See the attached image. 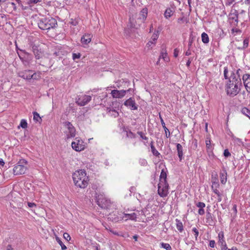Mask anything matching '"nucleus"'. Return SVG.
<instances>
[{
    "instance_id": "9b49d317",
    "label": "nucleus",
    "mask_w": 250,
    "mask_h": 250,
    "mask_svg": "<svg viewBox=\"0 0 250 250\" xmlns=\"http://www.w3.org/2000/svg\"><path fill=\"white\" fill-rule=\"evenodd\" d=\"M124 105L129 107L132 110H135L138 109V105L136 104L134 99L132 98H129L128 99L126 100L124 102Z\"/></svg>"
},
{
    "instance_id": "774afa93",
    "label": "nucleus",
    "mask_w": 250,
    "mask_h": 250,
    "mask_svg": "<svg viewBox=\"0 0 250 250\" xmlns=\"http://www.w3.org/2000/svg\"><path fill=\"white\" fill-rule=\"evenodd\" d=\"M192 60V58H189L188 61H187V63H186V65L188 66V67H189L190 66V64L191 63V61Z\"/></svg>"
},
{
    "instance_id": "0eeeda50",
    "label": "nucleus",
    "mask_w": 250,
    "mask_h": 250,
    "mask_svg": "<svg viewBox=\"0 0 250 250\" xmlns=\"http://www.w3.org/2000/svg\"><path fill=\"white\" fill-rule=\"evenodd\" d=\"M83 141L80 138H76L74 141L71 143L72 148L76 151H81L84 149V146Z\"/></svg>"
},
{
    "instance_id": "e2e57ef3",
    "label": "nucleus",
    "mask_w": 250,
    "mask_h": 250,
    "mask_svg": "<svg viewBox=\"0 0 250 250\" xmlns=\"http://www.w3.org/2000/svg\"><path fill=\"white\" fill-rule=\"evenodd\" d=\"M61 52L60 51H58V52H55L54 53V55L56 57L59 56V57H61Z\"/></svg>"
},
{
    "instance_id": "b1692460",
    "label": "nucleus",
    "mask_w": 250,
    "mask_h": 250,
    "mask_svg": "<svg viewBox=\"0 0 250 250\" xmlns=\"http://www.w3.org/2000/svg\"><path fill=\"white\" fill-rule=\"evenodd\" d=\"M160 119L161 120V125L165 131L166 137L167 138H168L170 136V132H169V130L167 129V128L166 127L165 123L163 118L161 117V116L160 115Z\"/></svg>"
},
{
    "instance_id": "bb28decb",
    "label": "nucleus",
    "mask_w": 250,
    "mask_h": 250,
    "mask_svg": "<svg viewBox=\"0 0 250 250\" xmlns=\"http://www.w3.org/2000/svg\"><path fill=\"white\" fill-rule=\"evenodd\" d=\"M202 41L204 43H207L209 42V38L207 34L204 32L201 35Z\"/></svg>"
},
{
    "instance_id": "ea45409f",
    "label": "nucleus",
    "mask_w": 250,
    "mask_h": 250,
    "mask_svg": "<svg viewBox=\"0 0 250 250\" xmlns=\"http://www.w3.org/2000/svg\"><path fill=\"white\" fill-rule=\"evenodd\" d=\"M80 53H73L72 58L74 60H76V59H78L81 57Z\"/></svg>"
},
{
    "instance_id": "ddd939ff",
    "label": "nucleus",
    "mask_w": 250,
    "mask_h": 250,
    "mask_svg": "<svg viewBox=\"0 0 250 250\" xmlns=\"http://www.w3.org/2000/svg\"><path fill=\"white\" fill-rule=\"evenodd\" d=\"M219 241L218 243L221 246V250H227L228 247L227 244L224 240V233L223 231H221L218 234Z\"/></svg>"
},
{
    "instance_id": "4be33fe9",
    "label": "nucleus",
    "mask_w": 250,
    "mask_h": 250,
    "mask_svg": "<svg viewBox=\"0 0 250 250\" xmlns=\"http://www.w3.org/2000/svg\"><path fill=\"white\" fill-rule=\"evenodd\" d=\"M91 41V36L90 34L83 35L81 38V42L83 44H87Z\"/></svg>"
},
{
    "instance_id": "c756f323",
    "label": "nucleus",
    "mask_w": 250,
    "mask_h": 250,
    "mask_svg": "<svg viewBox=\"0 0 250 250\" xmlns=\"http://www.w3.org/2000/svg\"><path fill=\"white\" fill-rule=\"evenodd\" d=\"M249 38H246L244 40L243 46L242 47H238L239 49L243 50L248 47L249 45Z\"/></svg>"
},
{
    "instance_id": "de8ad7c7",
    "label": "nucleus",
    "mask_w": 250,
    "mask_h": 250,
    "mask_svg": "<svg viewBox=\"0 0 250 250\" xmlns=\"http://www.w3.org/2000/svg\"><path fill=\"white\" fill-rule=\"evenodd\" d=\"M193 41V38L190 37L189 39V40H188V47L189 48V49H190V48H191V47L192 46V44Z\"/></svg>"
},
{
    "instance_id": "5701e85b",
    "label": "nucleus",
    "mask_w": 250,
    "mask_h": 250,
    "mask_svg": "<svg viewBox=\"0 0 250 250\" xmlns=\"http://www.w3.org/2000/svg\"><path fill=\"white\" fill-rule=\"evenodd\" d=\"M167 174L166 172L163 169L162 170L160 176V183H167Z\"/></svg>"
},
{
    "instance_id": "2eb2a0df",
    "label": "nucleus",
    "mask_w": 250,
    "mask_h": 250,
    "mask_svg": "<svg viewBox=\"0 0 250 250\" xmlns=\"http://www.w3.org/2000/svg\"><path fill=\"white\" fill-rule=\"evenodd\" d=\"M242 80L244 86L248 93H250V75L245 74L243 76Z\"/></svg>"
},
{
    "instance_id": "f257e3e1",
    "label": "nucleus",
    "mask_w": 250,
    "mask_h": 250,
    "mask_svg": "<svg viewBox=\"0 0 250 250\" xmlns=\"http://www.w3.org/2000/svg\"><path fill=\"white\" fill-rule=\"evenodd\" d=\"M73 179L75 185L78 187L83 188L87 186L88 177L84 170L80 169L74 173Z\"/></svg>"
},
{
    "instance_id": "a18cd8bd",
    "label": "nucleus",
    "mask_w": 250,
    "mask_h": 250,
    "mask_svg": "<svg viewBox=\"0 0 250 250\" xmlns=\"http://www.w3.org/2000/svg\"><path fill=\"white\" fill-rule=\"evenodd\" d=\"M230 153L228 149H226L224 151V156L225 157H228L230 156Z\"/></svg>"
},
{
    "instance_id": "09e8293b",
    "label": "nucleus",
    "mask_w": 250,
    "mask_h": 250,
    "mask_svg": "<svg viewBox=\"0 0 250 250\" xmlns=\"http://www.w3.org/2000/svg\"><path fill=\"white\" fill-rule=\"evenodd\" d=\"M206 147L208 149H210L211 147V142L210 140H206Z\"/></svg>"
},
{
    "instance_id": "aec40b11",
    "label": "nucleus",
    "mask_w": 250,
    "mask_h": 250,
    "mask_svg": "<svg viewBox=\"0 0 250 250\" xmlns=\"http://www.w3.org/2000/svg\"><path fill=\"white\" fill-rule=\"evenodd\" d=\"M137 218V214L135 212L131 213H125L123 218H125V220L130 219L132 220H136Z\"/></svg>"
},
{
    "instance_id": "423d86ee",
    "label": "nucleus",
    "mask_w": 250,
    "mask_h": 250,
    "mask_svg": "<svg viewBox=\"0 0 250 250\" xmlns=\"http://www.w3.org/2000/svg\"><path fill=\"white\" fill-rule=\"evenodd\" d=\"M169 185L168 183H159L158 187V193L162 197H166L168 194Z\"/></svg>"
},
{
    "instance_id": "473e14b6",
    "label": "nucleus",
    "mask_w": 250,
    "mask_h": 250,
    "mask_svg": "<svg viewBox=\"0 0 250 250\" xmlns=\"http://www.w3.org/2000/svg\"><path fill=\"white\" fill-rule=\"evenodd\" d=\"M151 150L152 154L154 156L156 157H159V155H160V153L156 149L155 146H151Z\"/></svg>"
},
{
    "instance_id": "1a4fd4ad",
    "label": "nucleus",
    "mask_w": 250,
    "mask_h": 250,
    "mask_svg": "<svg viewBox=\"0 0 250 250\" xmlns=\"http://www.w3.org/2000/svg\"><path fill=\"white\" fill-rule=\"evenodd\" d=\"M91 100V97L89 95H84L79 97L76 99V104L80 106H84L89 103Z\"/></svg>"
},
{
    "instance_id": "c85d7f7f",
    "label": "nucleus",
    "mask_w": 250,
    "mask_h": 250,
    "mask_svg": "<svg viewBox=\"0 0 250 250\" xmlns=\"http://www.w3.org/2000/svg\"><path fill=\"white\" fill-rule=\"evenodd\" d=\"M161 248L166 249V250H172L170 245L168 243L162 242L160 243Z\"/></svg>"
},
{
    "instance_id": "49530a36",
    "label": "nucleus",
    "mask_w": 250,
    "mask_h": 250,
    "mask_svg": "<svg viewBox=\"0 0 250 250\" xmlns=\"http://www.w3.org/2000/svg\"><path fill=\"white\" fill-rule=\"evenodd\" d=\"M158 32H157V33L156 34V33H154L153 35H152V36L151 37V40L155 42L156 40H157V39H158Z\"/></svg>"
},
{
    "instance_id": "0e129e2a",
    "label": "nucleus",
    "mask_w": 250,
    "mask_h": 250,
    "mask_svg": "<svg viewBox=\"0 0 250 250\" xmlns=\"http://www.w3.org/2000/svg\"><path fill=\"white\" fill-rule=\"evenodd\" d=\"M179 51L177 48H175L174 51V56L177 57L178 55Z\"/></svg>"
},
{
    "instance_id": "72a5a7b5",
    "label": "nucleus",
    "mask_w": 250,
    "mask_h": 250,
    "mask_svg": "<svg viewBox=\"0 0 250 250\" xmlns=\"http://www.w3.org/2000/svg\"><path fill=\"white\" fill-rule=\"evenodd\" d=\"M20 126H21L22 128H27V123L25 120L22 119L21 120V123H20Z\"/></svg>"
},
{
    "instance_id": "680f3d73",
    "label": "nucleus",
    "mask_w": 250,
    "mask_h": 250,
    "mask_svg": "<svg viewBox=\"0 0 250 250\" xmlns=\"http://www.w3.org/2000/svg\"><path fill=\"white\" fill-rule=\"evenodd\" d=\"M193 144H194L193 148L194 149H196L197 148V140L196 139H194L193 141Z\"/></svg>"
},
{
    "instance_id": "f03ea898",
    "label": "nucleus",
    "mask_w": 250,
    "mask_h": 250,
    "mask_svg": "<svg viewBox=\"0 0 250 250\" xmlns=\"http://www.w3.org/2000/svg\"><path fill=\"white\" fill-rule=\"evenodd\" d=\"M230 85H234V87L232 91L228 92V95L231 97H233L239 93L240 88H238L239 86H242L241 79L240 78H237L236 75L233 72L231 74L230 78L228 81V88H230Z\"/></svg>"
},
{
    "instance_id": "f704fd0d",
    "label": "nucleus",
    "mask_w": 250,
    "mask_h": 250,
    "mask_svg": "<svg viewBox=\"0 0 250 250\" xmlns=\"http://www.w3.org/2000/svg\"><path fill=\"white\" fill-rule=\"evenodd\" d=\"M137 134L140 136V137L143 139V140H148V137H147L146 135H145V134L142 132V131H138L137 132Z\"/></svg>"
},
{
    "instance_id": "e433bc0d",
    "label": "nucleus",
    "mask_w": 250,
    "mask_h": 250,
    "mask_svg": "<svg viewBox=\"0 0 250 250\" xmlns=\"http://www.w3.org/2000/svg\"><path fill=\"white\" fill-rule=\"evenodd\" d=\"M127 136L130 138H136V135L130 130L127 132Z\"/></svg>"
},
{
    "instance_id": "603ef678",
    "label": "nucleus",
    "mask_w": 250,
    "mask_h": 250,
    "mask_svg": "<svg viewBox=\"0 0 250 250\" xmlns=\"http://www.w3.org/2000/svg\"><path fill=\"white\" fill-rule=\"evenodd\" d=\"M186 21V19L184 17L180 18L178 19V22L179 23H184Z\"/></svg>"
},
{
    "instance_id": "a19ab883",
    "label": "nucleus",
    "mask_w": 250,
    "mask_h": 250,
    "mask_svg": "<svg viewBox=\"0 0 250 250\" xmlns=\"http://www.w3.org/2000/svg\"><path fill=\"white\" fill-rule=\"evenodd\" d=\"M228 69L227 67H224V76L225 79H228L229 77L228 76Z\"/></svg>"
},
{
    "instance_id": "4c0bfd02",
    "label": "nucleus",
    "mask_w": 250,
    "mask_h": 250,
    "mask_svg": "<svg viewBox=\"0 0 250 250\" xmlns=\"http://www.w3.org/2000/svg\"><path fill=\"white\" fill-rule=\"evenodd\" d=\"M228 85V83H227V84L226 85V92H227V94H228V92L229 91L231 92V91H232V89H233V88L234 87V85H230V88H229Z\"/></svg>"
},
{
    "instance_id": "f8f14e48",
    "label": "nucleus",
    "mask_w": 250,
    "mask_h": 250,
    "mask_svg": "<svg viewBox=\"0 0 250 250\" xmlns=\"http://www.w3.org/2000/svg\"><path fill=\"white\" fill-rule=\"evenodd\" d=\"M13 170L14 175L23 174L26 170V167L21 165H18L13 168Z\"/></svg>"
},
{
    "instance_id": "6ab92c4d",
    "label": "nucleus",
    "mask_w": 250,
    "mask_h": 250,
    "mask_svg": "<svg viewBox=\"0 0 250 250\" xmlns=\"http://www.w3.org/2000/svg\"><path fill=\"white\" fill-rule=\"evenodd\" d=\"M213 175L212 174L211 175V182H212V186H211V188H218L219 187V184L218 181V175L217 172H215V181H213Z\"/></svg>"
},
{
    "instance_id": "338daca9",
    "label": "nucleus",
    "mask_w": 250,
    "mask_h": 250,
    "mask_svg": "<svg viewBox=\"0 0 250 250\" xmlns=\"http://www.w3.org/2000/svg\"><path fill=\"white\" fill-rule=\"evenodd\" d=\"M232 209L234 211V213L236 214L237 213V206H236V205H234L233 206Z\"/></svg>"
},
{
    "instance_id": "4d7b16f0",
    "label": "nucleus",
    "mask_w": 250,
    "mask_h": 250,
    "mask_svg": "<svg viewBox=\"0 0 250 250\" xmlns=\"http://www.w3.org/2000/svg\"><path fill=\"white\" fill-rule=\"evenodd\" d=\"M28 206L30 208H33L36 207V205L34 203L28 202Z\"/></svg>"
},
{
    "instance_id": "39448f33",
    "label": "nucleus",
    "mask_w": 250,
    "mask_h": 250,
    "mask_svg": "<svg viewBox=\"0 0 250 250\" xmlns=\"http://www.w3.org/2000/svg\"><path fill=\"white\" fill-rule=\"evenodd\" d=\"M95 200L97 205L102 208L107 209L110 206V200L102 193H96Z\"/></svg>"
},
{
    "instance_id": "052dcab7",
    "label": "nucleus",
    "mask_w": 250,
    "mask_h": 250,
    "mask_svg": "<svg viewBox=\"0 0 250 250\" xmlns=\"http://www.w3.org/2000/svg\"><path fill=\"white\" fill-rule=\"evenodd\" d=\"M112 215H110V217H109V218H110V220H111L112 221H114L115 222H118L119 221V218H116V217L113 218L112 217Z\"/></svg>"
},
{
    "instance_id": "69168bd1",
    "label": "nucleus",
    "mask_w": 250,
    "mask_h": 250,
    "mask_svg": "<svg viewBox=\"0 0 250 250\" xmlns=\"http://www.w3.org/2000/svg\"><path fill=\"white\" fill-rule=\"evenodd\" d=\"M242 72V70L241 69H238L237 70L236 75H237V76H238L237 78H240V73Z\"/></svg>"
},
{
    "instance_id": "412c9836",
    "label": "nucleus",
    "mask_w": 250,
    "mask_h": 250,
    "mask_svg": "<svg viewBox=\"0 0 250 250\" xmlns=\"http://www.w3.org/2000/svg\"><path fill=\"white\" fill-rule=\"evenodd\" d=\"M176 147L179 160L181 161L183 158V147L181 144H177Z\"/></svg>"
},
{
    "instance_id": "2f4dec72",
    "label": "nucleus",
    "mask_w": 250,
    "mask_h": 250,
    "mask_svg": "<svg viewBox=\"0 0 250 250\" xmlns=\"http://www.w3.org/2000/svg\"><path fill=\"white\" fill-rule=\"evenodd\" d=\"M56 240L61 246L62 249V250L66 249V247L63 244V243H62V242L61 241V239L59 237H57V236L56 237Z\"/></svg>"
},
{
    "instance_id": "3c124183",
    "label": "nucleus",
    "mask_w": 250,
    "mask_h": 250,
    "mask_svg": "<svg viewBox=\"0 0 250 250\" xmlns=\"http://www.w3.org/2000/svg\"><path fill=\"white\" fill-rule=\"evenodd\" d=\"M212 189L213 190V192L217 195L218 197H220L221 193L217 188H214Z\"/></svg>"
},
{
    "instance_id": "37998d69",
    "label": "nucleus",
    "mask_w": 250,
    "mask_h": 250,
    "mask_svg": "<svg viewBox=\"0 0 250 250\" xmlns=\"http://www.w3.org/2000/svg\"><path fill=\"white\" fill-rule=\"evenodd\" d=\"M192 230L194 233V235H195L196 240H197V237L199 235L198 230L196 228H193L192 229Z\"/></svg>"
},
{
    "instance_id": "cd10ccee",
    "label": "nucleus",
    "mask_w": 250,
    "mask_h": 250,
    "mask_svg": "<svg viewBox=\"0 0 250 250\" xmlns=\"http://www.w3.org/2000/svg\"><path fill=\"white\" fill-rule=\"evenodd\" d=\"M173 12L170 8H167L166 9L165 12V17L166 19L170 18L173 14Z\"/></svg>"
},
{
    "instance_id": "6e6552de",
    "label": "nucleus",
    "mask_w": 250,
    "mask_h": 250,
    "mask_svg": "<svg viewBox=\"0 0 250 250\" xmlns=\"http://www.w3.org/2000/svg\"><path fill=\"white\" fill-rule=\"evenodd\" d=\"M64 126L67 128V138L74 137L75 136V128L72 124L69 122H65L63 123Z\"/></svg>"
},
{
    "instance_id": "4468645a",
    "label": "nucleus",
    "mask_w": 250,
    "mask_h": 250,
    "mask_svg": "<svg viewBox=\"0 0 250 250\" xmlns=\"http://www.w3.org/2000/svg\"><path fill=\"white\" fill-rule=\"evenodd\" d=\"M19 76L24 79L31 80V79H35L34 76H36V75L35 73L33 74L32 71L28 70L20 72Z\"/></svg>"
},
{
    "instance_id": "a878e982",
    "label": "nucleus",
    "mask_w": 250,
    "mask_h": 250,
    "mask_svg": "<svg viewBox=\"0 0 250 250\" xmlns=\"http://www.w3.org/2000/svg\"><path fill=\"white\" fill-rule=\"evenodd\" d=\"M33 114V120L36 122L41 123L42 121L41 117L40 116V115L37 112H34Z\"/></svg>"
},
{
    "instance_id": "8fccbe9b",
    "label": "nucleus",
    "mask_w": 250,
    "mask_h": 250,
    "mask_svg": "<svg viewBox=\"0 0 250 250\" xmlns=\"http://www.w3.org/2000/svg\"><path fill=\"white\" fill-rule=\"evenodd\" d=\"M41 1V0H29L28 1V3L29 4H36L39 2H40Z\"/></svg>"
},
{
    "instance_id": "393cba45",
    "label": "nucleus",
    "mask_w": 250,
    "mask_h": 250,
    "mask_svg": "<svg viewBox=\"0 0 250 250\" xmlns=\"http://www.w3.org/2000/svg\"><path fill=\"white\" fill-rule=\"evenodd\" d=\"M176 222V228L177 229L180 231L182 232L183 230V225L182 222L178 219L175 220Z\"/></svg>"
},
{
    "instance_id": "58836bf2",
    "label": "nucleus",
    "mask_w": 250,
    "mask_h": 250,
    "mask_svg": "<svg viewBox=\"0 0 250 250\" xmlns=\"http://www.w3.org/2000/svg\"><path fill=\"white\" fill-rule=\"evenodd\" d=\"M139 163L140 165L143 166H146L147 164L146 160L145 159H140L139 160Z\"/></svg>"
},
{
    "instance_id": "7ed1b4c3",
    "label": "nucleus",
    "mask_w": 250,
    "mask_h": 250,
    "mask_svg": "<svg viewBox=\"0 0 250 250\" xmlns=\"http://www.w3.org/2000/svg\"><path fill=\"white\" fill-rule=\"evenodd\" d=\"M38 26L42 30H49L56 27L57 22L53 18H43L38 22Z\"/></svg>"
},
{
    "instance_id": "5fc2aeb1",
    "label": "nucleus",
    "mask_w": 250,
    "mask_h": 250,
    "mask_svg": "<svg viewBox=\"0 0 250 250\" xmlns=\"http://www.w3.org/2000/svg\"><path fill=\"white\" fill-rule=\"evenodd\" d=\"M6 250H17L12 245L8 244L6 247Z\"/></svg>"
},
{
    "instance_id": "c03bdc74",
    "label": "nucleus",
    "mask_w": 250,
    "mask_h": 250,
    "mask_svg": "<svg viewBox=\"0 0 250 250\" xmlns=\"http://www.w3.org/2000/svg\"><path fill=\"white\" fill-rule=\"evenodd\" d=\"M63 237L68 241L71 239V237L70 236L69 234L66 232L64 233Z\"/></svg>"
},
{
    "instance_id": "a211bd4d",
    "label": "nucleus",
    "mask_w": 250,
    "mask_h": 250,
    "mask_svg": "<svg viewBox=\"0 0 250 250\" xmlns=\"http://www.w3.org/2000/svg\"><path fill=\"white\" fill-rule=\"evenodd\" d=\"M220 177L221 184L225 185L227 181V172L225 169H223L220 172Z\"/></svg>"
},
{
    "instance_id": "f3484780",
    "label": "nucleus",
    "mask_w": 250,
    "mask_h": 250,
    "mask_svg": "<svg viewBox=\"0 0 250 250\" xmlns=\"http://www.w3.org/2000/svg\"><path fill=\"white\" fill-rule=\"evenodd\" d=\"M147 15V9L146 8H143L140 12L138 20H140L141 22H144L146 20Z\"/></svg>"
},
{
    "instance_id": "13d9d810",
    "label": "nucleus",
    "mask_w": 250,
    "mask_h": 250,
    "mask_svg": "<svg viewBox=\"0 0 250 250\" xmlns=\"http://www.w3.org/2000/svg\"><path fill=\"white\" fill-rule=\"evenodd\" d=\"M70 23L71 24H72L74 26H76L78 24V22L77 21L73 20V19H71V21L70 22Z\"/></svg>"
},
{
    "instance_id": "7c9ffc66",
    "label": "nucleus",
    "mask_w": 250,
    "mask_h": 250,
    "mask_svg": "<svg viewBox=\"0 0 250 250\" xmlns=\"http://www.w3.org/2000/svg\"><path fill=\"white\" fill-rule=\"evenodd\" d=\"M241 112L248 117L250 119V110L247 107H244L241 110Z\"/></svg>"
},
{
    "instance_id": "dca6fc26",
    "label": "nucleus",
    "mask_w": 250,
    "mask_h": 250,
    "mask_svg": "<svg viewBox=\"0 0 250 250\" xmlns=\"http://www.w3.org/2000/svg\"><path fill=\"white\" fill-rule=\"evenodd\" d=\"M31 46L32 47V50L34 54L36 59H40V58H42L43 53H42L41 49L39 48V46L33 44H32Z\"/></svg>"
},
{
    "instance_id": "6e6d98bb",
    "label": "nucleus",
    "mask_w": 250,
    "mask_h": 250,
    "mask_svg": "<svg viewBox=\"0 0 250 250\" xmlns=\"http://www.w3.org/2000/svg\"><path fill=\"white\" fill-rule=\"evenodd\" d=\"M234 1V0H225V3H226V5H230Z\"/></svg>"
},
{
    "instance_id": "864d4df0",
    "label": "nucleus",
    "mask_w": 250,
    "mask_h": 250,
    "mask_svg": "<svg viewBox=\"0 0 250 250\" xmlns=\"http://www.w3.org/2000/svg\"><path fill=\"white\" fill-rule=\"evenodd\" d=\"M215 246V241L213 240H210L209 243V246L211 248H214Z\"/></svg>"
},
{
    "instance_id": "79ce46f5",
    "label": "nucleus",
    "mask_w": 250,
    "mask_h": 250,
    "mask_svg": "<svg viewBox=\"0 0 250 250\" xmlns=\"http://www.w3.org/2000/svg\"><path fill=\"white\" fill-rule=\"evenodd\" d=\"M196 206L198 207V208H204L206 206V205L203 202H198L196 204Z\"/></svg>"
},
{
    "instance_id": "9d476101",
    "label": "nucleus",
    "mask_w": 250,
    "mask_h": 250,
    "mask_svg": "<svg viewBox=\"0 0 250 250\" xmlns=\"http://www.w3.org/2000/svg\"><path fill=\"white\" fill-rule=\"evenodd\" d=\"M130 90V89H129L127 90H113L111 91V94L112 95V96L114 98H122L125 96V95L127 92H128Z\"/></svg>"
},
{
    "instance_id": "20e7f679",
    "label": "nucleus",
    "mask_w": 250,
    "mask_h": 250,
    "mask_svg": "<svg viewBox=\"0 0 250 250\" xmlns=\"http://www.w3.org/2000/svg\"><path fill=\"white\" fill-rule=\"evenodd\" d=\"M18 54L23 64L25 67H29L33 62L32 54L22 49H20V51L18 52Z\"/></svg>"
},
{
    "instance_id": "c9c22d12",
    "label": "nucleus",
    "mask_w": 250,
    "mask_h": 250,
    "mask_svg": "<svg viewBox=\"0 0 250 250\" xmlns=\"http://www.w3.org/2000/svg\"><path fill=\"white\" fill-rule=\"evenodd\" d=\"M233 16L232 17L233 20H234L235 21L238 22V13L236 10H235V12L232 14Z\"/></svg>"
},
{
    "instance_id": "bf43d9fd",
    "label": "nucleus",
    "mask_w": 250,
    "mask_h": 250,
    "mask_svg": "<svg viewBox=\"0 0 250 250\" xmlns=\"http://www.w3.org/2000/svg\"><path fill=\"white\" fill-rule=\"evenodd\" d=\"M198 213L200 215H203V214H204L205 210L204 209V208H199V210H198Z\"/></svg>"
}]
</instances>
